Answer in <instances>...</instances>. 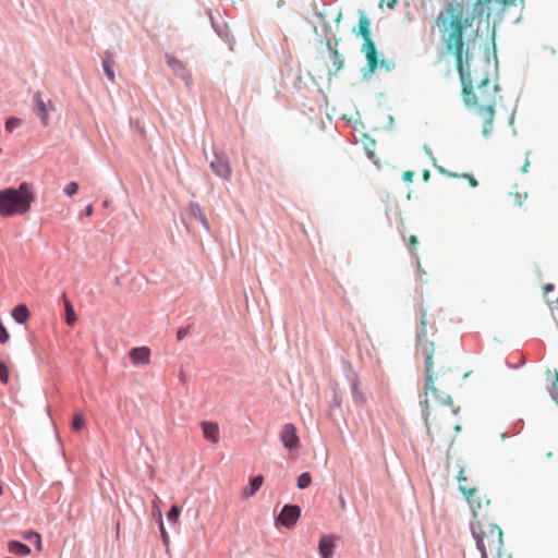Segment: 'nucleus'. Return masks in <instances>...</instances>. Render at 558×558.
<instances>
[{"label": "nucleus", "instance_id": "nucleus-1", "mask_svg": "<svg viewBox=\"0 0 558 558\" xmlns=\"http://www.w3.org/2000/svg\"><path fill=\"white\" fill-rule=\"evenodd\" d=\"M472 22L473 17L464 15V8L459 2H448L435 19L446 51L452 53L456 59V68L462 82L464 105L475 110L483 122L482 133L488 137L493 132L499 87L485 77L474 88L472 77L465 71L470 53L463 34L466 27L472 25Z\"/></svg>", "mask_w": 558, "mask_h": 558}, {"label": "nucleus", "instance_id": "nucleus-2", "mask_svg": "<svg viewBox=\"0 0 558 558\" xmlns=\"http://www.w3.org/2000/svg\"><path fill=\"white\" fill-rule=\"evenodd\" d=\"M430 325L434 330V320L428 316L425 310L420 316V328L417 331V350L425 357L426 383L424 399L421 401L425 425L432 441L441 438L450 427L451 423H447L452 414L458 413V409H453L451 396L448 390L454 383V376L450 368L445 369L444 366L434 371L435 343L428 339L427 327Z\"/></svg>", "mask_w": 558, "mask_h": 558}, {"label": "nucleus", "instance_id": "nucleus-3", "mask_svg": "<svg viewBox=\"0 0 558 558\" xmlns=\"http://www.w3.org/2000/svg\"><path fill=\"white\" fill-rule=\"evenodd\" d=\"M34 201L33 187L27 182H22L16 189L0 190V217L24 216L29 213Z\"/></svg>", "mask_w": 558, "mask_h": 558}, {"label": "nucleus", "instance_id": "nucleus-4", "mask_svg": "<svg viewBox=\"0 0 558 558\" xmlns=\"http://www.w3.org/2000/svg\"><path fill=\"white\" fill-rule=\"evenodd\" d=\"M460 492L463 494L472 509L474 521L486 519V513H482V511L489 507V499H487L486 496H481V493L476 487L461 484Z\"/></svg>", "mask_w": 558, "mask_h": 558}, {"label": "nucleus", "instance_id": "nucleus-5", "mask_svg": "<svg viewBox=\"0 0 558 558\" xmlns=\"http://www.w3.org/2000/svg\"><path fill=\"white\" fill-rule=\"evenodd\" d=\"M327 54L322 56V64L328 76L338 74L344 66V58L339 51L331 47L330 41L326 44Z\"/></svg>", "mask_w": 558, "mask_h": 558}, {"label": "nucleus", "instance_id": "nucleus-6", "mask_svg": "<svg viewBox=\"0 0 558 558\" xmlns=\"http://www.w3.org/2000/svg\"><path fill=\"white\" fill-rule=\"evenodd\" d=\"M280 440L287 449H298L300 446V438L296 434V428L293 424L287 423L280 429Z\"/></svg>", "mask_w": 558, "mask_h": 558}, {"label": "nucleus", "instance_id": "nucleus-7", "mask_svg": "<svg viewBox=\"0 0 558 558\" xmlns=\"http://www.w3.org/2000/svg\"><path fill=\"white\" fill-rule=\"evenodd\" d=\"M300 514L299 506L286 505L278 517V521L286 527H292L298 522Z\"/></svg>", "mask_w": 558, "mask_h": 558}, {"label": "nucleus", "instance_id": "nucleus-8", "mask_svg": "<svg viewBox=\"0 0 558 558\" xmlns=\"http://www.w3.org/2000/svg\"><path fill=\"white\" fill-rule=\"evenodd\" d=\"M362 50L365 53V58L367 60L368 72L373 74L378 65V57L375 43L372 40V38H366V40H364Z\"/></svg>", "mask_w": 558, "mask_h": 558}, {"label": "nucleus", "instance_id": "nucleus-9", "mask_svg": "<svg viewBox=\"0 0 558 558\" xmlns=\"http://www.w3.org/2000/svg\"><path fill=\"white\" fill-rule=\"evenodd\" d=\"M210 168L216 175L223 180H229L231 178L232 170L230 163L221 156H215L214 160L210 162Z\"/></svg>", "mask_w": 558, "mask_h": 558}, {"label": "nucleus", "instance_id": "nucleus-10", "mask_svg": "<svg viewBox=\"0 0 558 558\" xmlns=\"http://www.w3.org/2000/svg\"><path fill=\"white\" fill-rule=\"evenodd\" d=\"M129 356L133 364L147 365L150 362V350L147 347L134 348L129 352Z\"/></svg>", "mask_w": 558, "mask_h": 558}, {"label": "nucleus", "instance_id": "nucleus-11", "mask_svg": "<svg viewBox=\"0 0 558 558\" xmlns=\"http://www.w3.org/2000/svg\"><path fill=\"white\" fill-rule=\"evenodd\" d=\"M204 437L213 444H217L220 439L219 426L217 423L204 421L201 423Z\"/></svg>", "mask_w": 558, "mask_h": 558}, {"label": "nucleus", "instance_id": "nucleus-12", "mask_svg": "<svg viewBox=\"0 0 558 558\" xmlns=\"http://www.w3.org/2000/svg\"><path fill=\"white\" fill-rule=\"evenodd\" d=\"M34 112L40 118L44 125H48L49 112L40 93L34 95Z\"/></svg>", "mask_w": 558, "mask_h": 558}, {"label": "nucleus", "instance_id": "nucleus-13", "mask_svg": "<svg viewBox=\"0 0 558 558\" xmlns=\"http://www.w3.org/2000/svg\"><path fill=\"white\" fill-rule=\"evenodd\" d=\"M335 549V537L331 535H324L318 545V550L322 558H331Z\"/></svg>", "mask_w": 558, "mask_h": 558}, {"label": "nucleus", "instance_id": "nucleus-14", "mask_svg": "<svg viewBox=\"0 0 558 558\" xmlns=\"http://www.w3.org/2000/svg\"><path fill=\"white\" fill-rule=\"evenodd\" d=\"M264 482V477L258 475L251 480L248 486L244 487L242 490V498H250L256 494V492L262 487Z\"/></svg>", "mask_w": 558, "mask_h": 558}, {"label": "nucleus", "instance_id": "nucleus-15", "mask_svg": "<svg viewBox=\"0 0 558 558\" xmlns=\"http://www.w3.org/2000/svg\"><path fill=\"white\" fill-rule=\"evenodd\" d=\"M435 168L444 175L446 177H449V178H463V179H466L470 186L472 187H476L478 185V182L477 180L472 175V174H469V173H454V172H450L448 170H446L444 167L441 166H435Z\"/></svg>", "mask_w": 558, "mask_h": 558}, {"label": "nucleus", "instance_id": "nucleus-16", "mask_svg": "<svg viewBox=\"0 0 558 558\" xmlns=\"http://www.w3.org/2000/svg\"><path fill=\"white\" fill-rule=\"evenodd\" d=\"M12 317L19 324H24L29 318V311L24 304L16 305L12 311Z\"/></svg>", "mask_w": 558, "mask_h": 558}, {"label": "nucleus", "instance_id": "nucleus-17", "mask_svg": "<svg viewBox=\"0 0 558 558\" xmlns=\"http://www.w3.org/2000/svg\"><path fill=\"white\" fill-rule=\"evenodd\" d=\"M167 63L177 75H179L183 78L185 77V74H186L185 66L179 59H177L173 56H168Z\"/></svg>", "mask_w": 558, "mask_h": 558}, {"label": "nucleus", "instance_id": "nucleus-18", "mask_svg": "<svg viewBox=\"0 0 558 558\" xmlns=\"http://www.w3.org/2000/svg\"><path fill=\"white\" fill-rule=\"evenodd\" d=\"M8 548L11 554L19 556H27L31 553V548L27 545L16 541H11L8 544Z\"/></svg>", "mask_w": 558, "mask_h": 558}, {"label": "nucleus", "instance_id": "nucleus-19", "mask_svg": "<svg viewBox=\"0 0 558 558\" xmlns=\"http://www.w3.org/2000/svg\"><path fill=\"white\" fill-rule=\"evenodd\" d=\"M64 308H65V322L69 326H73L77 320V316L75 314L72 303L65 296H64Z\"/></svg>", "mask_w": 558, "mask_h": 558}, {"label": "nucleus", "instance_id": "nucleus-20", "mask_svg": "<svg viewBox=\"0 0 558 558\" xmlns=\"http://www.w3.org/2000/svg\"><path fill=\"white\" fill-rule=\"evenodd\" d=\"M369 25V20L364 14H361L359 20V34L363 37L364 40H366V38H371Z\"/></svg>", "mask_w": 558, "mask_h": 558}, {"label": "nucleus", "instance_id": "nucleus-21", "mask_svg": "<svg viewBox=\"0 0 558 558\" xmlns=\"http://www.w3.org/2000/svg\"><path fill=\"white\" fill-rule=\"evenodd\" d=\"M352 396L354 402L359 405H363L366 402V398L363 395V392L359 389L357 383H353L352 385Z\"/></svg>", "mask_w": 558, "mask_h": 558}, {"label": "nucleus", "instance_id": "nucleus-22", "mask_svg": "<svg viewBox=\"0 0 558 558\" xmlns=\"http://www.w3.org/2000/svg\"><path fill=\"white\" fill-rule=\"evenodd\" d=\"M192 213L195 216V218L202 223V226L206 230H209V223H208L205 215L203 214V211L201 210V208L197 205L192 206Z\"/></svg>", "mask_w": 558, "mask_h": 558}, {"label": "nucleus", "instance_id": "nucleus-23", "mask_svg": "<svg viewBox=\"0 0 558 558\" xmlns=\"http://www.w3.org/2000/svg\"><path fill=\"white\" fill-rule=\"evenodd\" d=\"M86 423V418L83 413H75L71 423L74 430H80Z\"/></svg>", "mask_w": 558, "mask_h": 558}, {"label": "nucleus", "instance_id": "nucleus-24", "mask_svg": "<svg viewBox=\"0 0 558 558\" xmlns=\"http://www.w3.org/2000/svg\"><path fill=\"white\" fill-rule=\"evenodd\" d=\"M312 483V476L310 475V473L307 472H304L302 473L299 477H298V487L300 489H305L307 488Z\"/></svg>", "mask_w": 558, "mask_h": 558}, {"label": "nucleus", "instance_id": "nucleus-25", "mask_svg": "<svg viewBox=\"0 0 558 558\" xmlns=\"http://www.w3.org/2000/svg\"><path fill=\"white\" fill-rule=\"evenodd\" d=\"M24 538H26L29 542L35 543L36 548L40 551L43 549L41 538L40 535L36 532H27L24 534Z\"/></svg>", "mask_w": 558, "mask_h": 558}, {"label": "nucleus", "instance_id": "nucleus-26", "mask_svg": "<svg viewBox=\"0 0 558 558\" xmlns=\"http://www.w3.org/2000/svg\"><path fill=\"white\" fill-rule=\"evenodd\" d=\"M102 66H104V71H105V74L108 77V80L113 82L116 76H114V71L112 68V62L109 60H104Z\"/></svg>", "mask_w": 558, "mask_h": 558}, {"label": "nucleus", "instance_id": "nucleus-27", "mask_svg": "<svg viewBox=\"0 0 558 558\" xmlns=\"http://www.w3.org/2000/svg\"><path fill=\"white\" fill-rule=\"evenodd\" d=\"M510 195L513 198V204L517 206H521L527 198V194L525 192H523V193L515 192V193H511Z\"/></svg>", "mask_w": 558, "mask_h": 558}, {"label": "nucleus", "instance_id": "nucleus-28", "mask_svg": "<svg viewBox=\"0 0 558 558\" xmlns=\"http://www.w3.org/2000/svg\"><path fill=\"white\" fill-rule=\"evenodd\" d=\"M0 381L3 384L9 381V369L3 362H0Z\"/></svg>", "mask_w": 558, "mask_h": 558}, {"label": "nucleus", "instance_id": "nucleus-29", "mask_svg": "<svg viewBox=\"0 0 558 558\" xmlns=\"http://www.w3.org/2000/svg\"><path fill=\"white\" fill-rule=\"evenodd\" d=\"M78 191V184L76 182H70L65 187H64V193L69 196V197H72L74 194H76Z\"/></svg>", "mask_w": 558, "mask_h": 558}, {"label": "nucleus", "instance_id": "nucleus-30", "mask_svg": "<svg viewBox=\"0 0 558 558\" xmlns=\"http://www.w3.org/2000/svg\"><path fill=\"white\" fill-rule=\"evenodd\" d=\"M180 515V509L177 506H172L167 514L168 520L172 522H177Z\"/></svg>", "mask_w": 558, "mask_h": 558}, {"label": "nucleus", "instance_id": "nucleus-31", "mask_svg": "<svg viewBox=\"0 0 558 558\" xmlns=\"http://www.w3.org/2000/svg\"><path fill=\"white\" fill-rule=\"evenodd\" d=\"M398 0H380L379 8L383 9L384 7H387L388 9H393L397 4Z\"/></svg>", "mask_w": 558, "mask_h": 558}, {"label": "nucleus", "instance_id": "nucleus-32", "mask_svg": "<svg viewBox=\"0 0 558 558\" xmlns=\"http://www.w3.org/2000/svg\"><path fill=\"white\" fill-rule=\"evenodd\" d=\"M417 244H418L417 238H416L415 235H410V236H409V240H408L409 248H410L412 252H415V251H416V247H417Z\"/></svg>", "mask_w": 558, "mask_h": 558}, {"label": "nucleus", "instance_id": "nucleus-33", "mask_svg": "<svg viewBox=\"0 0 558 558\" xmlns=\"http://www.w3.org/2000/svg\"><path fill=\"white\" fill-rule=\"evenodd\" d=\"M19 122H20V121H19V119H16V118H10V119H8V120H7V122H5V129H7L8 131H12V130H13V129L19 124Z\"/></svg>", "mask_w": 558, "mask_h": 558}, {"label": "nucleus", "instance_id": "nucleus-34", "mask_svg": "<svg viewBox=\"0 0 558 558\" xmlns=\"http://www.w3.org/2000/svg\"><path fill=\"white\" fill-rule=\"evenodd\" d=\"M457 480L459 482V488L461 487V484H463V482H466V477L464 475V469L463 468H460V470L458 472V475H457Z\"/></svg>", "mask_w": 558, "mask_h": 558}, {"label": "nucleus", "instance_id": "nucleus-35", "mask_svg": "<svg viewBox=\"0 0 558 558\" xmlns=\"http://www.w3.org/2000/svg\"><path fill=\"white\" fill-rule=\"evenodd\" d=\"M413 178H414V172L413 171H404L403 174H402V179L404 182H412L413 181Z\"/></svg>", "mask_w": 558, "mask_h": 558}, {"label": "nucleus", "instance_id": "nucleus-36", "mask_svg": "<svg viewBox=\"0 0 558 558\" xmlns=\"http://www.w3.org/2000/svg\"><path fill=\"white\" fill-rule=\"evenodd\" d=\"M189 333V328H180L177 332V339L178 340H182L183 338H185Z\"/></svg>", "mask_w": 558, "mask_h": 558}, {"label": "nucleus", "instance_id": "nucleus-37", "mask_svg": "<svg viewBox=\"0 0 558 558\" xmlns=\"http://www.w3.org/2000/svg\"><path fill=\"white\" fill-rule=\"evenodd\" d=\"M529 167H530V160L526 158L525 162L523 163V166L521 168L522 173H526L529 171Z\"/></svg>", "mask_w": 558, "mask_h": 558}, {"label": "nucleus", "instance_id": "nucleus-38", "mask_svg": "<svg viewBox=\"0 0 558 558\" xmlns=\"http://www.w3.org/2000/svg\"><path fill=\"white\" fill-rule=\"evenodd\" d=\"M543 290H544V293L547 294L548 292L553 291L554 290V286L551 283H546L544 287H543Z\"/></svg>", "mask_w": 558, "mask_h": 558}, {"label": "nucleus", "instance_id": "nucleus-39", "mask_svg": "<svg viewBox=\"0 0 558 558\" xmlns=\"http://www.w3.org/2000/svg\"><path fill=\"white\" fill-rule=\"evenodd\" d=\"M557 386H558V372L555 371L554 380H553V388L556 389Z\"/></svg>", "mask_w": 558, "mask_h": 558}, {"label": "nucleus", "instance_id": "nucleus-40", "mask_svg": "<svg viewBox=\"0 0 558 558\" xmlns=\"http://www.w3.org/2000/svg\"><path fill=\"white\" fill-rule=\"evenodd\" d=\"M85 215L87 217H90L93 215V205H88L86 208H85Z\"/></svg>", "mask_w": 558, "mask_h": 558}, {"label": "nucleus", "instance_id": "nucleus-41", "mask_svg": "<svg viewBox=\"0 0 558 558\" xmlns=\"http://www.w3.org/2000/svg\"><path fill=\"white\" fill-rule=\"evenodd\" d=\"M422 177H423V180L425 182H427L429 180L430 172L428 170H424L423 173H422Z\"/></svg>", "mask_w": 558, "mask_h": 558}, {"label": "nucleus", "instance_id": "nucleus-42", "mask_svg": "<svg viewBox=\"0 0 558 558\" xmlns=\"http://www.w3.org/2000/svg\"><path fill=\"white\" fill-rule=\"evenodd\" d=\"M551 308H558V298L555 301L549 302Z\"/></svg>", "mask_w": 558, "mask_h": 558}, {"label": "nucleus", "instance_id": "nucleus-43", "mask_svg": "<svg viewBox=\"0 0 558 558\" xmlns=\"http://www.w3.org/2000/svg\"><path fill=\"white\" fill-rule=\"evenodd\" d=\"M160 530H161L162 535L166 536V531H165L162 521H160Z\"/></svg>", "mask_w": 558, "mask_h": 558}, {"label": "nucleus", "instance_id": "nucleus-44", "mask_svg": "<svg viewBox=\"0 0 558 558\" xmlns=\"http://www.w3.org/2000/svg\"><path fill=\"white\" fill-rule=\"evenodd\" d=\"M340 502H341V508L344 509L345 508V500L342 497L340 498Z\"/></svg>", "mask_w": 558, "mask_h": 558}, {"label": "nucleus", "instance_id": "nucleus-45", "mask_svg": "<svg viewBox=\"0 0 558 558\" xmlns=\"http://www.w3.org/2000/svg\"><path fill=\"white\" fill-rule=\"evenodd\" d=\"M417 267H418V270L421 271V274H425V271L421 268V264L420 263L417 264Z\"/></svg>", "mask_w": 558, "mask_h": 558}, {"label": "nucleus", "instance_id": "nucleus-46", "mask_svg": "<svg viewBox=\"0 0 558 558\" xmlns=\"http://www.w3.org/2000/svg\"><path fill=\"white\" fill-rule=\"evenodd\" d=\"M454 429H456L457 432H459V430H460V426H459V425H456V426H454Z\"/></svg>", "mask_w": 558, "mask_h": 558}, {"label": "nucleus", "instance_id": "nucleus-47", "mask_svg": "<svg viewBox=\"0 0 558 558\" xmlns=\"http://www.w3.org/2000/svg\"><path fill=\"white\" fill-rule=\"evenodd\" d=\"M2 153V149L0 148V154Z\"/></svg>", "mask_w": 558, "mask_h": 558}]
</instances>
